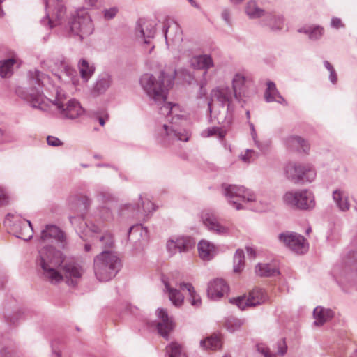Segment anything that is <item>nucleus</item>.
Segmentation results:
<instances>
[{
	"mask_svg": "<svg viewBox=\"0 0 357 357\" xmlns=\"http://www.w3.org/2000/svg\"><path fill=\"white\" fill-rule=\"evenodd\" d=\"M176 71L167 74L162 71L158 77L145 73L140 78V84L150 100L159 107L160 114L165 116L166 121L155 129V138L158 144L168 147L178 141L188 142L190 133L179 128L178 120L183 116V112L178 104L166 102L167 95L173 86Z\"/></svg>",
	"mask_w": 357,
	"mask_h": 357,
	"instance_id": "obj_1",
	"label": "nucleus"
},
{
	"mask_svg": "<svg viewBox=\"0 0 357 357\" xmlns=\"http://www.w3.org/2000/svg\"><path fill=\"white\" fill-rule=\"evenodd\" d=\"M26 98L32 107L44 112H56L63 119H74L84 112L80 103L74 98H68L66 92L59 87L54 89L50 97L44 96L38 91L31 89Z\"/></svg>",
	"mask_w": 357,
	"mask_h": 357,
	"instance_id": "obj_2",
	"label": "nucleus"
},
{
	"mask_svg": "<svg viewBox=\"0 0 357 357\" xmlns=\"http://www.w3.org/2000/svg\"><path fill=\"white\" fill-rule=\"evenodd\" d=\"M222 190L229 205L238 211L248 208L261 212L266 209V206L258 204L255 195L244 186L224 183Z\"/></svg>",
	"mask_w": 357,
	"mask_h": 357,
	"instance_id": "obj_3",
	"label": "nucleus"
},
{
	"mask_svg": "<svg viewBox=\"0 0 357 357\" xmlns=\"http://www.w3.org/2000/svg\"><path fill=\"white\" fill-rule=\"evenodd\" d=\"M63 262L62 253L52 245H45L39 251L37 264L43 271L44 276L52 283L63 280V276L55 269Z\"/></svg>",
	"mask_w": 357,
	"mask_h": 357,
	"instance_id": "obj_4",
	"label": "nucleus"
},
{
	"mask_svg": "<svg viewBox=\"0 0 357 357\" xmlns=\"http://www.w3.org/2000/svg\"><path fill=\"white\" fill-rule=\"evenodd\" d=\"M121 267V261L114 252L103 251L93 259V271L100 282H107L116 276Z\"/></svg>",
	"mask_w": 357,
	"mask_h": 357,
	"instance_id": "obj_5",
	"label": "nucleus"
},
{
	"mask_svg": "<svg viewBox=\"0 0 357 357\" xmlns=\"http://www.w3.org/2000/svg\"><path fill=\"white\" fill-rule=\"evenodd\" d=\"M70 30L73 35L78 36L80 40L91 35L93 31L91 19L85 9H80L73 16L70 22Z\"/></svg>",
	"mask_w": 357,
	"mask_h": 357,
	"instance_id": "obj_6",
	"label": "nucleus"
},
{
	"mask_svg": "<svg viewBox=\"0 0 357 357\" xmlns=\"http://www.w3.org/2000/svg\"><path fill=\"white\" fill-rule=\"evenodd\" d=\"M286 177L294 183L312 182L316 177V172L310 165L289 162L284 167Z\"/></svg>",
	"mask_w": 357,
	"mask_h": 357,
	"instance_id": "obj_7",
	"label": "nucleus"
},
{
	"mask_svg": "<svg viewBox=\"0 0 357 357\" xmlns=\"http://www.w3.org/2000/svg\"><path fill=\"white\" fill-rule=\"evenodd\" d=\"M284 201L290 206L302 210L312 209L315 206L313 194L307 190L288 192L284 196Z\"/></svg>",
	"mask_w": 357,
	"mask_h": 357,
	"instance_id": "obj_8",
	"label": "nucleus"
},
{
	"mask_svg": "<svg viewBox=\"0 0 357 357\" xmlns=\"http://www.w3.org/2000/svg\"><path fill=\"white\" fill-rule=\"evenodd\" d=\"M234 98L235 95L229 86H220L213 89L211 92V101L208 103L209 112L212 114L215 104L220 106L222 109L227 106L225 110L228 111Z\"/></svg>",
	"mask_w": 357,
	"mask_h": 357,
	"instance_id": "obj_9",
	"label": "nucleus"
},
{
	"mask_svg": "<svg viewBox=\"0 0 357 357\" xmlns=\"http://www.w3.org/2000/svg\"><path fill=\"white\" fill-rule=\"evenodd\" d=\"M278 239L297 254H304L308 250L309 246L306 239L297 233L285 231L279 234Z\"/></svg>",
	"mask_w": 357,
	"mask_h": 357,
	"instance_id": "obj_10",
	"label": "nucleus"
},
{
	"mask_svg": "<svg viewBox=\"0 0 357 357\" xmlns=\"http://www.w3.org/2000/svg\"><path fill=\"white\" fill-rule=\"evenodd\" d=\"M40 239L43 243H55L61 248L66 245V236L64 232L58 227L47 225L41 231Z\"/></svg>",
	"mask_w": 357,
	"mask_h": 357,
	"instance_id": "obj_11",
	"label": "nucleus"
},
{
	"mask_svg": "<svg viewBox=\"0 0 357 357\" xmlns=\"http://www.w3.org/2000/svg\"><path fill=\"white\" fill-rule=\"evenodd\" d=\"M45 4L47 23L52 28L64 16L66 9L62 0H45Z\"/></svg>",
	"mask_w": 357,
	"mask_h": 357,
	"instance_id": "obj_12",
	"label": "nucleus"
},
{
	"mask_svg": "<svg viewBox=\"0 0 357 357\" xmlns=\"http://www.w3.org/2000/svg\"><path fill=\"white\" fill-rule=\"evenodd\" d=\"M139 200L140 201V204H138L137 207H134L130 204H126L123 205L121 208V215H128L126 211H130L131 215L132 216H138L142 215L144 217H148L150 214H151L155 210V207L153 203L150 201L149 199H144L141 195L139 197Z\"/></svg>",
	"mask_w": 357,
	"mask_h": 357,
	"instance_id": "obj_13",
	"label": "nucleus"
},
{
	"mask_svg": "<svg viewBox=\"0 0 357 357\" xmlns=\"http://www.w3.org/2000/svg\"><path fill=\"white\" fill-rule=\"evenodd\" d=\"M201 219L204 226L211 231L218 235H227L229 232V227L221 225L218 222L216 215L210 210L203 211Z\"/></svg>",
	"mask_w": 357,
	"mask_h": 357,
	"instance_id": "obj_14",
	"label": "nucleus"
},
{
	"mask_svg": "<svg viewBox=\"0 0 357 357\" xmlns=\"http://www.w3.org/2000/svg\"><path fill=\"white\" fill-rule=\"evenodd\" d=\"M155 34V23L152 20L140 19L136 26V35L146 45H151Z\"/></svg>",
	"mask_w": 357,
	"mask_h": 357,
	"instance_id": "obj_15",
	"label": "nucleus"
},
{
	"mask_svg": "<svg viewBox=\"0 0 357 357\" xmlns=\"http://www.w3.org/2000/svg\"><path fill=\"white\" fill-rule=\"evenodd\" d=\"M250 81L242 73H237L232 79V88L231 89L234 95L235 99L238 102L243 100V98L250 95Z\"/></svg>",
	"mask_w": 357,
	"mask_h": 357,
	"instance_id": "obj_16",
	"label": "nucleus"
},
{
	"mask_svg": "<svg viewBox=\"0 0 357 357\" xmlns=\"http://www.w3.org/2000/svg\"><path fill=\"white\" fill-rule=\"evenodd\" d=\"M62 270L67 284L70 286H75L84 273L82 267L74 261L66 263L62 266Z\"/></svg>",
	"mask_w": 357,
	"mask_h": 357,
	"instance_id": "obj_17",
	"label": "nucleus"
},
{
	"mask_svg": "<svg viewBox=\"0 0 357 357\" xmlns=\"http://www.w3.org/2000/svg\"><path fill=\"white\" fill-rule=\"evenodd\" d=\"M164 28L165 40L167 45L169 41L173 43H178L182 41V31L176 22L168 20L165 22Z\"/></svg>",
	"mask_w": 357,
	"mask_h": 357,
	"instance_id": "obj_18",
	"label": "nucleus"
},
{
	"mask_svg": "<svg viewBox=\"0 0 357 357\" xmlns=\"http://www.w3.org/2000/svg\"><path fill=\"white\" fill-rule=\"evenodd\" d=\"M158 317L160 319L157 323V329L158 333L165 339H168L169 333L174 328V324L171 318L169 317L167 311L163 308H159L157 310Z\"/></svg>",
	"mask_w": 357,
	"mask_h": 357,
	"instance_id": "obj_19",
	"label": "nucleus"
},
{
	"mask_svg": "<svg viewBox=\"0 0 357 357\" xmlns=\"http://www.w3.org/2000/svg\"><path fill=\"white\" fill-rule=\"evenodd\" d=\"M229 291V287L222 279H215L208 285L207 294L209 298L215 300L220 298Z\"/></svg>",
	"mask_w": 357,
	"mask_h": 357,
	"instance_id": "obj_20",
	"label": "nucleus"
},
{
	"mask_svg": "<svg viewBox=\"0 0 357 357\" xmlns=\"http://www.w3.org/2000/svg\"><path fill=\"white\" fill-rule=\"evenodd\" d=\"M190 66L194 69L204 70V75L207 70L213 66V61L210 55L202 54L195 56L190 59Z\"/></svg>",
	"mask_w": 357,
	"mask_h": 357,
	"instance_id": "obj_21",
	"label": "nucleus"
},
{
	"mask_svg": "<svg viewBox=\"0 0 357 357\" xmlns=\"http://www.w3.org/2000/svg\"><path fill=\"white\" fill-rule=\"evenodd\" d=\"M264 98L268 102H276L284 105H287L284 98L280 95L276 89L275 84L273 82H268L267 83V88L264 93Z\"/></svg>",
	"mask_w": 357,
	"mask_h": 357,
	"instance_id": "obj_22",
	"label": "nucleus"
},
{
	"mask_svg": "<svg viewBox=\"0 0 357 357\" xmlns=\"http://www.w3.org/2000/svg\"><path fill=\"white\" fill-rule=\"evenodd\" d=\"M75 204L77 205L79 214L77 217H69L70 222L73 225H75L78 222L83 221V214L88 210L91 204V200L86 196H81L76 199Z\"/></svg>",
	"mask_w": 357,
	"mask_h": 357,
	"instance_id": "obj_23",
	"label": "nucleus"
},
{
	"mask_svg": "<svg viewBox=\"0 0 357 357\" xmlns=\"http://www.w3.org/2000/svg\"><path fill=\"white\" fill-rule=\"evenodd\" d=\"M333 315L334 312L331 309L317 306L313 311V316L315 319L314 324L317 326H322L324 323L331 320Z\"/></svg>",
	"mask_w": 357,
	"mask_h": 357,
	"instance_id": "obj_24",
	"label": "nucleus"
},
{
	"mask_svg": "<svg viewBox=\"0 0 357 357\" xmlns=\"http://www.w3.org/2000/svg\"><path fill=\"white\" fill-rule=\"evenodd\" d=\"M192 245V241L188 238H177L175 241L169 240L167 243V248L170 252H174L178 250L180 252H186Z\"/></svg>",
	"mask_w": 357,
	"mask_h": 357,
	"instance_id": "obj_25",
	"label": "nucleus"
},
{
	"mask_svg": "<svg viewBox=\"0 0 357 357\" xmlns=\"http://www.w3.org/2000/svg\"><path fill=\"white\" fill-rule=\"evenodd\" d=\"M198 251L199 257L205 261L211 260L216 254V248L211 242L202 240L198 243Z\"/></svg>",
	"mask_w": 357,
	"mask_h": 357,
	"instance_id": "obj_26",
	"label": "nucleus"
},
{
	"mask_svg": "<svg viewBox=\"0 0 357 357\" xmlns=\"http://www.w3.org/2000/svg\"><path fill=\"white\" fill-rule=\"evenodd\" d=\"M333 199L338 208L342 211H347L350 208L347 194L341 190H336L333 192Z\"/></svg>",
	"mask_w": 357,
	"mask_h": 357,
	"instance_id": "obj_27",
	"label": "nucleus"
},
{
	"mask_svg": "<svg viewBox=\"0 0 357 357\" xmlns=\"http://www.w3.org/2000/svg\"><path fill=\"white\" fill-rule=\"evenodd\" d=\"M286 144L289 148L300 151L307 152L309 149L308 143L298 136H290L286 139Z\"/></svg>",
	"mask_w": 357,
	"mask_h": 357,
	"instance_id": "obj_28",
	"label": "nucleus"
},
{
	"mask_svg": "<svg viewBox=\"0 0 357 357\" xmlns=\"http://www.w3.org/2000/svg\"><path fill=\"white\" fill-rule=\"evenodd\" d=\"M267 300V295L262 289H254L247 297V302L250 306L264 303Z\"/></svg>",
	"mask_w": 357,
	"mask_h": 357,
	"instance_id": "obj_29",
	"label": "nucleus"
},
{
	"mask_svg": "<svg viewBox=\"0 0 357 357\" xmlns=\"http://www.w3.org/2000/svg\"><path fill=\"white\" fill-rule=\"evenodd\" d=\"M200 347L203 349L217 350L222 347V340L219 335L213 334L200 341Z\"/></svg>",
	"mask_w": 357,
	"mask_h": 357,
	"instance_id": "obj_30",
	"label": "nucleus"
},
{
	"mask_svg": "<svg viewBox=\"0 0 357 357\" xmlns=\"http://www.w3.org/2000/svg\"><path fill=\"white\" fill-rule=\"evenodd\" d=\"M255 272L261 277H271L279 274L278 268L271 264H258L255 267Z\"/></svg>",
	"mask_w": 357,
	"mask_h": 357,
	"instance_id": "obj_31",
	"label": "nucleus"
},
{
	"mask_svg": "<svg viewBox=\"0 0 357 357\" xmlns=\"http://www.w3.org/2000/svg\"><path fill=\"white\" fill-rule=\"evenodd\" d=\"M111 84V76L108 73H102L96 81L94 90L98 93H102L109 88Z\"/></svg>",
	"mask_w": 357,
	"mask_h": 357,
	"instance_id": "obj_32",
	"label": "nucleus"
},
{
	"mask_svg": "<svg viewBox=\"0 0 357 357\" xmlns=\"http://www.w3.org/2000/svg\"><path fill=\"white\" fill-rule=\"evenodd\" d=\"M265 25L273 31L280 30L283 27V19L280 15L267 13L265 16Z\"/></svg>",
	"mask_w": 357,
	"mask_h": 357,
	"instance_id": "obj_33",
	"label": "nucleus"
},
{
	"mask_svg": "<svg viewBox=\"0 0 357 357\" xmlns=\"http://www.w3.org/2000/svg\"><path fill=\"white\" fill-rule=\"evenodd\" d=\"M61 75H59V78L65 82H72L75 84L76 72L70 66L66 63H61Z\"/></svg>",
	"mask_w": 357,
	"mask_h": 357,
	"instance_id": "obj_34",
	"label": "nucleus"
},
{
	"mask_svg": "<svg viewBox=\"0 0 357 357\" xmlns=\"http://www.w3.org/2000/svg\"><path fill=\"white\" fill-rule=\"evenodd\" d=\"M78 67L81 77L84 82H87L95 71L94 66L90 65L88 61L84 59L80 60Z\"/></svg>",
	"mask_w": 357,
	"mask_h": 357,
	"instance_id": "obj_35",
	"label": "nucleus"
},
{
	"mask_svg": "<svg viewBox=\"0 0 357 357\" xmlns=\"http://www.w3.org/2000/svg\"><path fill=\"white\" fill-rule=\"evenodd\" d=\"M165 286L166 291L169 294V298L172 303L176 306L181 305L183 302L184 297L180 291L171 288L167 282L165 283Z\"/></svg>",
	"mask_w": 357,
	"mask_h": 357,
	"instance_id": "obj_36",
	"label": "nucleus"
},
{
	"mask_svg": "<svg viewBox=\"0 0 357 357\" xmlns=\"http://www.w3.org/2000/svg\"><path fill=\"white\" fill-rule=\"evenodd\" d=\"M244 324V319H241L234 317H229L225 319L224 326L229 332L234 333L239 330Z\"/></svg>",
	"mask_w": 357,
	"mask_h": 357,
	"instance_id": "obj_37",
	"label": "nucleus"
},
{
	"mask_svg": "<svg viewBox=\"0 0 357 357\" xmlns=\"http://www.w3.org/2000/svg\"><path fill=\"white\" fill-rule=\"evenodd\" d=\"M180 287L183 290H187L190 297L191 305L195 307H198L201 304V298L197 295L194 289L193 286L190 283H182Z\"/></svg>",
	"mask_w": 357,
	"mask_h": 357,
	"instance_id": "obj_38",
	"label": "nucleus"
},
{
	"mask_svg": "<svg viewBox=\"0 0 357 357\" xmlns=\"http://www.w3.org/2000/svg\"><path fill=\"white\" fill-rule=\"evenodd\" d=\"M15 63V60L14 59L0 61V76L1 77L10 76L13 74V68Z\"/></svg>",
	"mask_w": 357,
	"mask_h": 357,
	"instance_id": "obj_39",
	"label": "nucleus"
},
{
	"mask_svg": "<svg viewBox=\"0 0 357 357\" xmlns=\"http://www.w3.org/2000/svg\"><path fill=\"white\" fill-rule=\"evenodd\" d=\"M245 12L250 18H258L264 15V11L258 7L255 1H249L247 3Z\"/></svg>",
	"mask_w": 357,
	"mask_h": 357,
	"instance_id": "obj_40",
	"label": "nucleus"
},
{
	"mask_svg": "<svg viewBox=\"0 0 357 357\" xmlns=\"http://www.w3.org/2000/svg\"><path fill=\"white\" fill-rule=\"evenodd\" d=\"M299 32L306 33L309 36L311 40H317L320 38L323 33L324 30L320 26L301 28L299 29Z\"/></svg>",
	"mask_w": 357,
	"mask_h": 357,
	"instance_id": "obj_41",
	"label": "nucleus"
},
{
	"mask_svg": "<svg viewBox=\"0 0 357 357\" xmlns=\"http://www.w3.org/2000/svg\"><path fill=\"white\" fill-rule=\"evenodd\" d=\"M244 252L243 250H237L234 257V271L241 272L244 267Z\"/></svg>",
	"mask_w": 357,
	"mask_h": 357,
	"instance_id": "obj_42",
	"label": "nucleus"
},
{
	"mask_svg": "<svg viewBox=\"0 0 357 357\" xmlns=\"http://www.w3.org/2000/svg\"><path fill=\"white\" fill-rule=\"evenodd\" d=\"M226 135L225 131L222 130L218 127H211L204 130L201 135L203 137H209L212 136H217L220 139H222Z\"/></svg>",
	"mask_w": 357,
	"mask_h": 357,
	"instance_id": "obj_43",
	"label": "nucleus"
},
{
	"mask_svg": "<svg viewBox=\"0 0 357 357\" xmlns=\"http://www.w3.org/2000/svg\"><path fill=\"white\" fill-rule=\"evenodd\" d=\"M181 353L180 344L172 342L166 347L167 357H179Z\"/></svg>",
	"mask_w": 357,
	"mask_h": 357,
	"instance_id": "obj_44",
	"label": "nucleus"
},
{
	"mask_svg": "<svg viewBox=\"0 0 357 357\" xmlns=\"http://www.w3.org/2000/svg\"><path fill=\"white\" fill-rule=\"evenodd\" d=\"M98 217L103 221L108 222L113 219V215L108 207H102L99 211Z\"/></svg>",
	"mask_w": 357,
	"mask_h": 357,
	"instance_id": "obj_45",
	"label": "nucleus"
},
{
	"mask_svg": "<svg viewBox=\"0 0 357 357\" xmlns=\"http://www.w3.org/2000/svg\"><path fill=\"white\" fill-rule=\"evenodd\" d=\"M258 157V154L252 149H247L244 154L240 155L241 159L245 162H250Z\"/></svg>",
	"mask_w": 357,
	"mask_h": 357,
	"instance_id": "obj_46",
	"label": "nucleus"
},
{
	"mask_svg": "<svg viewBox=\"0 0 357 357\" xmlns=\"http://www.w3.org/2000/svg\"><path fill=\"white\" fill-rule=\"evenodd\" d=\"M324 65L325 68L330 72L329 79L333 84H335L337 81V75L333 66L328 61H324Z\"/></svg>",
	"mask_w": 357,
	"mask_h": 357,
	"instance_id": "obj_47",
	"label": "nucleus"
},
{
	"mask_svg": "<svg viewBox=\"0 0 357 357\" xmlns=\"http://www.w3.org/2000/svg\"><path fill=\"white\" fill-rule=\"evenodd\" d=\"M28 225L24 227V229L27 231V234H15V236L18 238H21L24 241L31 239L33 236V228L30 221H27Z\"/></svg>",
	"mask_w": 357,
	"mask_h": 357,
	"instance_id": "obj_48",
	"label": "nucleus"
},
{
	"mask_svg": "<svg viewBox=\"0 0 357 357\" xmlns=\"http://www.w3.org/2000/svg\"><path fill=\"white\" fill-rule=\"evenodd\" d=\"M100 241L102 243L104 248H111L113 245V236L110 233H105L100 238Z\"/></svg>",
	"mask_w": 357,
	"mask_h": 357,
	"instance_id": "obj_49",
	"label": "nucleus"
},
{
	"mask_svg": "<svg viewBox=\"0 0 357 357\" xmlns=\"http://www.w3.org/2000/svg\"><path fill=\"white\" fill-rule=\"evenodd\" d=\"M231 302L235 303L241 310H244L247 306H250L247 302V298L245 296L233 298L231 300Z\"/></svg>",
	"mask_w": 357,
	"mask_h": 357,
	"instance_id": "obj_50",
	"label": "nucleus"
},
{
	"mask_svg": "<svg viewBox=\"0 0 357 357\" xmlns=\"http://www.w3.org/2000/svg\"><path fill=\"white\" fill-rule=\"evenodd\" d=\"M10 197L6 190L0 187V206H6L9 203Z\"/></svg>",
	"mask_w": 357,
	"mask_h": 357,
	"instance_id": "obj_51",
	"label": "nucleus"
},
{
	"mask_svg": "<svg viewBox=\"0 0 357 357\" xmlns=\"http://www.w3.org/2000/svg\"><path fill=\"white\" fill-rule=\"evenodd\" d=\"M30 74L33 79H36V83H37L38 86L43 84V79H45V75L36 70L33 72H30Z\"/></svg>",
	"mask_w": 357,
	"mask_h": 357,
	"instance_id": "obj_52",
	"label": "nucleus"
},
{
	"mask_svg": "<svg viewBox=\"0 0 357 357\" xmlns=\"http://www.w3.org/2000/svg\"><path fill=\"white\" fill-rule=\"evenodd\" d=\"M222 19L225 22V23L231 26L232 21H231V11L225 8L222 10L221 13Z\"/></svg>",
	"mask_w": 357,
	"mask_h": 357,
	"instance_id": "obj_53",
	"label": "nucleus"
},
{
	"mask_svg": "<svg viewBox=\"0 0 357 357\" xmlns=\"http://www.w3.org/2000/svg\"><path fill=\"white\" fill-rule=\"evenodd\" d=\"M278 351L277 354L280 356H283L286 354L287 350V346L284 340H280L277 343Z\"/></svg>",
	"mask_w": 357,
	"mask_h": 357,
	"instance_id": "obj_54",
	"label": "nucleus"
},
{
	"mask_svg": "<svg viewBox=\"0 0 357 357\" xmlns=\"http://www.w3.org/2000/svg\"><path fill=\"white\" fill-rule=\"evenodd\" d=\"M118 13V8L116 7H112L109 9L104 10V17L107 20H111L114 18Z\"/></svg>",
	"mask_w": 357,
	"mask_h": 357,
	"instance_id": "obj_55",
	"label": "nucleus"
},
{
	"mask_svg": "<svg viewBox=\"0 0 357 357\" xmlns=\"http://www.w3.org/2000/svg\"><path fill=\"white\" fill-rule=\"evenodd\" d=\"M47 142L48 145L52 146H59L62 145V142H61V140L59 138L53 136H48L47 137Z\"/></svg>",
	"mask_w": 357,
	"mask_h": 357,
	"instance_id": "obj_56",
	"label": "nucleus"
},
{
	"mask_svg": "<svg viewBox=\"0 0 357 357\" xmlns=\"http://www.w3.org/2000/svg\"><path fill=\"white\" fill-rule=\"evenodd\" d=\"M251 136L255 142V146L261 151H264L265 146L259 141L257 140V135L255 130H252Z\"/></svg>",
	"mask_w": 357,
	"mask_h": 357,
	"instance_id": "obj_57",
	"label": "nucleus"
},
{
	"mask_svg": "<svg viewBox=\"0 0 357 357\" xmlns=\"http://www.w3.org/2000/svg\"><path fill=\"white\" fill-rule=\"evenodd\" d=\"M142 231H144V232L146 234L147 233V229L146 227H142V225H134L132 227H131L130 229H129V234L133 232V231H140L142 232Z\"/></svg>",
	"mask_w": 357,
	"mask_h": 357,
	"instance_id": "obj_58",
	"label": "nucleus"
},
{
	"mask_svg": "<svg viewBox=\"0 0 357 357\" xmlns=\"http://www.w3.org/2000/svg\"><path fill=\"white\" fill-rule=\"evenodd\" d=\"M331 24V26H333L335 29H338L341 26H343L341 20L337 17L332 18Z\"/></svg>",
	"mask_w": 357,
	"mask_h": 357,
	"instance_id": "obj_59",
	"label": "nucleus"
},
{
	"mask_svg": "<svg viewBox=\"0 0 357 357\" xmlns=\"http://www.w3.org/2000/svg\"><path fill=\"white\" fill-rule=\"evenodd\" d=\"M87 227L93 233H98L100 231V227L92 222L87 224Z\"/></svg>",
	"mask_w": 357,
	"mask_h": 357,
	"instance_id": "obj_60",
	"label": "nucleus"
},
{
	"mask_svg": "<svg viewBox=\"0 0 357 357\" xmlns=\"http://www.w3.org/2000/svg\"><path fill=\"white\" fill-rule=\"evenodd\" d=\"M261 353L264 355V357H275V354H273L268 349L263 348Z\"/></svg>",
	"mask_w": 357,
	"mask_h": 357,
	"instance_id": "obj_61",
	"label": "nucleus"
},
{
	"mask_svg": "<svg viewBox=\"0 0 357 357\" xmlns=\"http://www.w3.org/2000/svg\"><path fill=\"white\" fill-rule=\"evenodd\" d=\"M246 251L248 256H250L251 257H254L255 256V251L252 248L247 247Z\"/></svg>",
	"mask_w": 357,
	"mask_h": 357,
	"instance_id": "obj_62",
	"label": "nucleus"
},
{
	"mask_svg": "<svg viewBox=\"0 0 357 357\" xmlns=\"http://www.w3.org/2000/svg\"><path fill=\"white\" fill-rule=\"evenodd\" d=\"M107 118H108L107 116H105V117H104V116H100V117L98 118L99 123H100L102 126H103L105 125V121L107 119Z\"/></svg>",
	"mask_w": 357,
	"mask_h": 357,
	"instance_id": "obj_63",
	"label": "nucleus"
},
{
	"mask_svg": "<svg viewBox=\"0 0 357 357\" xmlns=\"http://www.w3.org/2000/svg\"><path fill=\"white\" fill-rule=\"evenodd\" d=\"M4 142H5L4 132L1 129H0V143H3Z\"/></svg>",
	"mask_w": 357,
	"mask_h": 357,
	"instance_id": "obj_64",
	"label": "nucleus"
}]
</instances>
